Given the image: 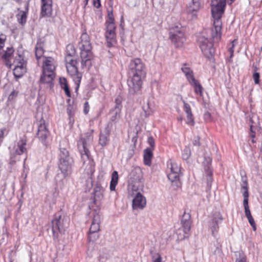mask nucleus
Segmentation results:
<instances>
[{"instance_id":"58","label":"nucleus","mask_w":262,"mask_h":262,"mask_svg":"<svg viewBox=\"0 0 262 262\" xmlns=\"http://www.w3.org/2000/svg\"><path fill=\"white\" fill-rule=\"evenodd\" d=\"M94 6L96 8H99L100 6V0H93Z\"/></svg>"},{"instance_id":"56","label":"nucleus","mask_w":262,"mask_h":262,"mask_svg":"<svg viewBox=\"0 0 262 262\" xmlns=\"http://www.w3.org/2000/svg\"><path fill=\"white\" fill-rule=\"evenodd\" d=\"M244 209H245V215L246 217L250 216L252 215L250 210V209H249V207L245 208Z\"/></svg>"},{"instance_id":"27","label":"nucleus","mask_w":262,"mask_h":262,"mask_svg":"<svg viewBox=\"0 0 262 262\" xmlns=\"http://www.w3.org/2000/svg\"><path fill=\"white\" fill-rule=\"evenodd\" d=\"M43 42L40 39L38 40L35 46V56L37 59L40 58L44 54Z\"/></svg>"},{"instance_id":"54","label":"nucleus","mask_w":262,"mask_h":262,"mask_svg":"<svg viewBox=\"0 0 262 262\" xmlns=\"http://www.w3.org/2000/svg\"><path fill=\"white\" fill-rule=\"evenodd\" d=\"M89 104L88 102L86 101L84 104V113L85 114H87L89 111Z\"/></svg>"},{"instance_id":"4","label":"nucleus","mask_w":262,"mask_h":262,"mask_svg":"<svg viewBox=\"0 0 262 262\" xmlns=\"http://www.w3.org/2000/svg\"><path fill=\"white\" fill-rule=\"evenodd\" d=\"M75 54V50L73 46L72 45H68L67 47V55L65 58L67 72L78 87L82 78V74L78 72L76 67L77 61L73 57Z\"/></svg>"},{"instance_id":"11","label":"nucleus","mask_w":262,"mask_h":262,"mask_svg":"<svg viewBox=\"0 0 262 262\" xmlns=\"http://www.w3.org/2000/svg\"><path fill=\"white\" fill-rule=\"evenodd\" d=\"M15 68L13 69V74L15 78H19L23 76L26 72V61L24 57L20 54L15 57L14 61Z\"/></svg>"},{"instance_id":"41","label":"nucleus","mask_w":262,"mask_h":262,"mask_svg":"<svg viewBox=\"0 0 262 262\" xmlns=\"http://www.w3.org/2000/svg\"><path fill=\"white\" fill-rule=\"evenodd\" d=\"M74 112H75V110L73 108V107H72L71 105H69L68 106L67 113L68 114L69 117V120H70L69 122H70V123H71L72 124H73L74 122Z\"/></svg>"},{"instance_id":"42","label":"nucleus","mask_w":262,"mask_h":262,"mask_svg":"<svg viewBox=\"0 0 262 262\" xmlns=\"http://www.w3.org/2000/svg\"><path fill=\"white\" fill-rule=\"evenodd\" d=\"M98 232H92V231H89L88 237L89 242H94L97 241L99 237Z\"/></svg>"},{"instance_id":"21","label":"nucleus","mask_w":262,"mask_h":262,"mask_svg":"<svg viewBox=\"0 0 262 262\" xmlns=\"http://www.w3.org/2000/svg\"><path fill=\"white\" fill-rule=\"evenodd\" d=\"M55 60L51 57H47L43 61L42 71L50 73L55 74Z\"/></svg>"},{"instance_id":"36","label":"nucleus","mask_w":262,"mask_h":262,"mask_svg":"<svg viewBox=\"0 0 262 262\" xmlns=\"http://www.w3.org/2000/svg\"><path fill=\"white\" fill-rule=\"evenodd\" d=\"M14 52L13 47H8L2 55V58L7 62H9Z\"/></svg>"},{"instance_id":"47","label":"nucleus","mask_w":262,"mask_h":262,"mask_svg":"<svg viewBox=\"0 0 262 262\" xmlns=\"http://www.w3.org/2000/svg\"><path fill=\"white\" fill-rule=\"evenodd\" d=\"M6 40V36L5 35L1 34L0 35V50H2L5 46V43Z\"/></svg>"},{"instance_id":"31","label":"nucleus","mask_w":262,"mask_h":262,"mask_svg":"<svg viewBox=\"0 0 262 262\" xmlns=\"http://www.w3.org/2000/svg\"><path fill=\"white\" fill-rule=\"evenodd\" d=\"M118 174L117 171H114L112 174L111 181L110 183V190L111 191H115L116 185L118 183Z\"/></svg>"},{"instance_id":"2","label":"nucleus","mask_w":262,"mask_h":262,"mask_svg":"<svg viewBox=\"0 0 262 262\" xmlns=\"http://www.w3.org/2000/svg\"><path fill=\"white\" fill-rule=\"evenodd\" d=\"M226 0H212L211 13L213 18V27L211 36L214 42H218L221 38L222 22L221 17L224 12Z\"/></svg>"},{"instance_id":"57","label":"nucleus","mask_w":262,"mask_h":262,"mask_svg":"<svg viewBox=\"0 0 262 262\" xmlns=\"http://www.w3.org/2000/svg\"><path fill=\"white\" fill-rule=\"evenodd\" d=\"M176 41H172L174 44V45L177 47H181L183 45H179L178 41H179V38H178V35H177L176 36Z\"/></svg>"},{"instance_id":"62","label":"nucleus","mask_w":262,"mask_h":262,"mask_svg":"<svg viewBox=\"0 0 262 262\" xmlns=\"http://www.w3.org/2000/svg\"><path fill=\"white\" fill-rule=\"evenodd\" d=\"M112 15H113V14H110V13L108 14V16H109V21H110V17H111V18H113V17H112Z\"/></svg>"},{"instance_id":"49","label":"nucleus","mask_w":262,"mask_h":262,"mask_svg":"<svg viewBox=\"0 0 262 262\" xmlns=\"http://www.w3.org/2000/svg\"><path fill=\"white\" fill-rule=\"evenodd\" d=\"M147 142L150 146V148L153 150L155 147V140L154 138L152 137H148Z\"/></svg>"},{"instance_id":"46","label":"nucleus","mask_w":262,"mask_h":262,"mask_svg":"<svg viewBox=\"0 0 262 262\" xmlns=\"http://www.w3.org/2000/svg\"><path fill=\"white\" fill-rule=\"evenodd\" d=\"M152 262H164L162 260V257L159 253H156L152 256Z\"/></svg>"},{"instance_id":"9","label":"nucleus","mask_w":262,"mask_h":262,"mask_svg":"<svg viewBox=\"0 0 262 262\" xmlns=\"http://www.w3.org/2000/svg\"><path fill=\"white\" fill-rule=\"evenodd\" d=\"M130 184L134 190L142 189L144 186L143 172L140 167H134L129 174Z\"/></svg>"},{"instance_id":"43","label":"nucleus","mask_w":262,"mask_h":262,"mask_svg":"<svg viewBox=\"0 0 262 262\" xmlns=\"http://www.w3.org/2000/svg\"><path fill=\"white\" fill-rule=\"evenodd\" d=\"M122 98L121 96H118L115 99V106L114 108V110H119V111L121 112V108H122Z\"/></svg>"},{"instance_id":"35","label":"nucleus","mask_w":262,"mask_h":262,"mask_svg":"<svg viewBox=\"0 0 262 262\" xmlns=\"http://www.w3.org/2000/svg\"><path fill=\"white\" fill-rule=\"evenodd\" d=\"M60 86L64 90L65 93L68 97L71 96L70 89L69 88L67 79L64 77H60L59 80Z\"/></svg>"},{"instance_id":"32","label":"nucleus","mask_w":262,"mask_h":262,"mask_svg":"<svg viewBox=\"0 0 262 262\" xmlns=\"http://www.w3.org/2000/svg\"><path fill=\"white\" fill-rule=\"evenodd\" d=\"M106 46L111 48L115 46L116 43V34H105Z\"/></svg>"},{"instance_id":"20","label":"nucleus","mask_w":262,"mask_h":262,"mask_svg":"<svg viewBox=\"0 0 262 262\" xmlns=\"http://www.w3.org/2000/svg\"><path fill=\"white\" fill-rule=\"evenodd\" d=\"M101 223V214L99 210H95L91 225L89 231L92 232H99L100 231V224Z\"/></svg>"},{"instance_id":"38","label":"nucleus","mask_w":262,"mask_h":262,"mask_svg":"<svg viewBox=\"0 0 262 262\" xmlns=\"http://www.w3.org/2000/svg\"><path fill=\"white\" fill-rule=\"evenodd\" d=\"M189 83L194 88L196 94H199L200 96L202 95L203 88L195 79L190 82Z\"/></svg>"},{"instance_id":"7","label":"nucleus","mask_w":262,"mask_h":262,"mask_svg":"<svg viewBox=\"0 0 262 262\" xmlns=\"http://www.w3.org/2000/svg\"><path fill=\"white\" fill-rule=\"evenodd\" d=\"M79 46L81 50L80 55L82 59V64L84 65L86 63V62L90 60L92 57V53L91 52L92 46L90 42V38L86 32H83L81 35Z\"/></svg>"},{"instance_id":"64","label":"nucleus","mask_w":262,"mask_h":262,"mask_svg":"<svg viewBox=\"0 0 262 262\" xmlns=\"http://www.w3.org/2000/svg\"><path fill=\"white\" fill-rule=\"evenodd\" d=\"M208 163H210V162H211V160H210V159L209 158H208Z\"/></svg>"},{"instance_id":"12","label":"nucleus","mask_w":262,"mask_h":262,"mask_svg":"<svg viewBox=\"0 0 262 262\" xmlns=\"http://www.w3.org/2000/svg\"><path fill=\"white\" fill-rule=\"evenodd\" d=\"M50 133L48 130L44 120H40L38 123L37 137L42 144L47 146L48 144L47 138L49 136Z\"/></svg>"},{"instance_id":"33","label":"nucleus","mask_w":262,"mask_h":262,"mask_svg":"<svg viewBox=\"0 0 262 262\" xmlns=\"http://www.w3.org/2000/svg\"><path fill=\"white\" fill-rule=\"evenodd\" d=\"M212 174V170L208 167L207 168V169H206V171H205V179L206 180V183H207V186L208 190H210L211 187L212 183V181H213Z\"/></svg>"},{"instance_id":"61","label":"nucleus","mask_w":262,"mask_h":262,"mask_svg":"<svg viewBox=\"0 0 262 262\" xmlns=\"http://www.w3.org/2000/svg\"><path fill=\"white\" fill-rule=\"evenodd\" d=\"M251 141L252 143H255L256 142V141L255 140V139H253V138H251Z\"/></svg>"},{"instance_id":"48","label":"nucleus","mask_w":262,"mask_h":262,"mask_svg":"<svg viewBox=\"0 0 262 262\" xmlns=\"http://www.w3.org/2000/svg\"><path fill=\"white\" fill-rule=\"evenodd\" d=\"M247 218L248 220L249 224L252 227L253 230L255 231L256 230V224L255 223L254 219L253 218L252 216L251 215L250 216H248L247 217Z\"/></svg>"},{"instance_id":"29","label":"nucleus","mask_w":262,"mask_h":262,"mask_svg":"<svg viewBox=\"0 0 262 262\" xmlns=\"http://www.w3.org/2000/svg\"><path fill=\"white\" fill-rule=\"evenodd\" d=\"M116 34V26L114 18L110 17V21L106 22V32L105 34Z\"/></svg>"},{"instance_id":"30","label":"nucleus","mask_w":262,"mask_h":262,"mask_svg":"<svg viewBox=\"0 0 262 262\" xmlns=\"http://www.w3.org/2000/svg\"><path fill=\"white\" fill-rule=\"evenodd\" d=\"M250 122L251 123V129H257L259 128L260 122L259 117L256 114H252L250 118Z\"/></svg>"},{"instance_id":"16","label":"nucleus","mask_w":262,"mask_h":262,"mask_svg":"<svg viewBox=\"0 0 262 262\" xmlns=\"http://www.w3.org/2000/svg\"><path fill=\"white\" fill-rule=\"evenodd\" d=\"M181 224L184 233L183 237H185L189 235L191 229V215L189 212H184L181 219Z\"/></svg>"},{"instance_id":"51","label":"nucleus","mask_w":262,"mask_h":262,"mask_svg":"<svg viewBox=\"0 0 262 262\" xmlns=\"http://www.w3.org/2000/svg\"><path fill=\"white\" fill-rule=\"evenodd\" d=\"M253 78L255 84L259 83V74L258 73H254L253 75Z\"/></svg>"},{"instance_id":"22","label":"nucleus","mask_w":262,"mask_h":262,"mask_svg":"<svg viewBox=\"0 0 262 262\" xmlns=\"http://www.w3.org/2000/svg\"><path fill=\"white\" fill-rule=\"evenodd\" d=\"M183 103V110L186 114L187 122L186 123L190 126L194 125V120L193 115L192 113L191 108L190 105L185 101L182 100Z\"/></svg>"},{"instance_id":"14","label":"nucleus","mask_w":262,"mask_h":262,"mask_svg":"<svg viewBox=\"0 0 262 262\" xmlns=\"http://www.w3.org/2000/svg\"><path fill=\"white\" fill-rule=\"evenodd\" d=\"M223 220V217L220 212H215L213 214L212 219L209 222V229L213 236H216V234L219 229V224H220Z\"/></svg>"},{"instance_id":"50","label":"nucleus","mask_w":262,"mask_h":262,"mask_svg":"<svg viewBox=\"0 0 262 262\" xmlns=\"http://www.w3.org/2000/svg\"><path fill=\"white\" fill-rule=\"evenodd\" d=\"M235 41V40H233L232 42V45H231V47H230L229 49V52H230V58H229V61H231V59L232 58V57H233V53H234V42Z\"/></svg>"},{"instance_id":"37","label":"nucleus","mask_w":262,"mask_h":262,"mask_svg":"<svg viewBox=\"0 0 262 262\" xmlns=\"http://www.w3.org/2000/svg\"><path fill=\"white\" fill-rule=\"evenodd\" d=\"M112 116L110 119V121L109 122H112L114 123V126L116 123L119 121L120 118L121 112L119 110H113L111 112Z\"/></svg>"},{"instance_id":"63","label":"nucleus","mask_w":262,"mask_h":262,"mask_svg":"<svg viewBox=\"0 0 262 262\" xmlns=\"http://www.w3.org/2000/svg\"><path fill=\"white\" fill-rule=\"evenodd\" d=\"M182 120H183L182 117H180L179 118H178V120H179V121H182Z\"/></svg>"},{"instance_id":"23","label":"nucleus","mask_w":262,"mask_h":262,"mask_svg":"<svg viewBox=\"0 0 262 262\" xmlns=\"http://www.w3.org/2000/svg\"><path fill=\"white\" fill-rule=\"evenodd\" d=\"M52 1L41 2L40 15L42 17H50L52 14Z\"/></svg>"},{"instance_id":"55","label":"nucleus","mask_w":262,"mask_h":262,"mask_svg":"<svg viewBox=\"0 0 262 262\" xmlns=\"http://www.w3.org/2000/svg\"><path fill=\"white\" fill-rule=\"evenodd\" d=\"M256 129H251L250 130V132L249 134V136L251 138L255 139V130Z\"/></svg>"},{"instance_id":"1","label":"nucleus","mask_w":262,"mask_h":262,"mask_svg":"<svg viewBox=\"0 0 262 262\" xmlns=\"http://www.w3.org/2000/svg\"><path fill=\"white\" fill-rule=\"evenodd\" d=\"M128 68L132 77L128 81L129 92L134 94L139 91L142 86V79L146 74L145 66L140 58H135L130 60Z\"/></svg>"},{"instance_id":"34","label":"nucleus","mask_w":262,"mask_h":262,"mask_svg":"<svg viewBox=\"0 0 262 262\" xmlns=\"http://www.w3.org/2000/svg\"><path fill=\"white\" fill-rule=\"evenodd\" d=\"M26 145V142L25 140H20L17 143V148L16 149V153L17 155H20L27 150L25 146Z\"/></svg>"},{"instance_id":"18","label":"nucleus","mask_w":262,"mask_h":262,"mask_svg":"<svg viewBox=\"0 0 262 262\" xmlns=\"http://www.w3.org/2000/svg\"><path fill=\"white\" fill-rule=\"evenodd\" d=\"M201 3L199 0H192L187 6V12L192 19L196 18L197 13L201 8Z\"/></svg>"},{"instance_id":"5","label":"nucleus","mask_w":262,"mask_h":262,"mask_svg":"<svg viewBox=\"0 0 262 262\" xmlns=\"http://www.w3.org/2000/svg\"><path fill=\"white\" fill-rule=\"evenodd\" d=\"M58 167L64 178L71 174L73 159L70 156L69 151L66 148H60Z\"/></svg>"},{"instance_id":"25","label":"nucleus","mask_w":262,"mask_h":262,"mask_svg":"<svg viewBox=\"0 0 262 262\" xmlns=\"http://www.w3.org/2000/svg\"><path fill=\"white\" fill-rule=\"evenodd\" d=\"M242 191L243 192V195L244 196V201H243L244 207V208L249 207V205H248L249 192H248V183H247V181H244L243 182V184L242 185Z\"/></svg>"},{"instance_id":"52","label":"nucleus","mask_w":262,"mask_h":262,"mask_svg":"<svg viewBox=\"0 0 262 262\" xmlns=\"http://www.w3.org/2000/svg\"><path fill=\"white\" fill-rule=\"evenodd\" d=\"M17 95H18V92L16 91L15 90H13L11 93L10 95L9 96V97H8L9 100H12L15 99L16 97V96H17Z\"/></svg>"},{"instance_id":"13","label":"nucleus","mask_w":262,"mask_h":262,"mask_svg":"<svg viewBox=\"0 0 262 262\" xmlns=\"http://www.w3.org/2000/svg\"><path fill=\"white\" fill-rule=\"evenodd\" d=\"M178 35L179 44L183 45L185 40L183 29L181 26L176 25L170 28L169 38L171 41H176V36Z\"/></svg>"},{"instance_id":"6","label":"nucleus","mask_w":262,"mask_h":262,"mask_svg":"<svg viewBox=\"0 0 262 262\" xmlns=\"http://www.w3.org/2000/svg\"><path fill=\"white\" fill-rule=\"evenodd\" d=\"M69 222V219L60 211L55 214L52 221V232L54 237H57L58 233H63L66 226Z\"/></svg>"},{"instance_id":"59","label":"nucleus","mask_w":262,"mask_h":262,"mask_svg":"<svg viewBox=\"0 0 262 262\" xmlns=\"http://www.w3.org/2000/svg\"><path fill=\"white\" fill-rule=\"evenodd\" d=\"M193 144L194 145L200 146V138L198 137L195 138V139L193 141Z\"/></svg>"},{"instance_id":"60","label":"nucleus","mask_w":262,"mask_h":262,"mask_svg":"<svg viewBox=\"0 0 262 262\" xmlns=\"http://www.w3.org/2000/svg\"><path fill=\"white\" fill-rule=\"evenodd\" d=\"M3 136V132L2 130H0V141H2Z\"/></svg>"},{"instance_id":"3","label":"nucleus","mask_w":262,"mask_h":262,"mask_svg":"<svg viewBox=\"0 0 262 262\" xmlns=\"http://www.w3.org/2000/svg\"><path fill=\"white\" fill-rule=\"evenodd\" d=\"M93 130L87 132L81 135V139L78 142V147L80 152L81 158L83 159L84 164H86L87 159V165L85 168V172L90 176L89 179L91 182V186L92 185L91 176L95 171V164L93 161L89 159L90 151L89 147L93 140Z\"/></svg>"},{"instance_id":"39","label":"nucleus","mask_w":262,"mask_h":262,"mask_svg":"<svg viewBox=\"0 0 262 262\" xmlns=\"http://www.w3.org/2000/svg\"><path fill=\"white\" fill-rule=\"evenodd\" d=\"M235 262H247L246 255L243 251H237L235 253Z\"/></svg>"},{"instance_id":"53","label":"nucleus","mask_w":262,"mask_h":262,"mask_svg":"<svg viewBox=\"0 0 262 262\" xmlns=\"http://www.w3.org/2000/svg\"><path fill=\"white\" fill-rule=\"evenodd\" d=\"M211 115L209 112H206L204 113V118L206 121H208V122L210 121H211Z\"/></svg>"},{"instance_id":"10","label":"nucleus","mask_w":262,"mask_h":262,"mask_svg":"<svg viewBox=\"0 0 262 262\" xmlns=\"http://www.w3.org/2000/svg\"><path fill=\"white\" fill-rule=\"evenodd\" d=\"M198 41L204 56L208 58H212L215 52L212 43L204 36H200L198 38Z\"/></svg>"},{"instance_id":"45","label":"nucleus","mask_w":262,"mask_h":262,"mask_svg":"<svg viewBox=\"0 0 262 262\" xmlns=\"http://www.w3.org/2000/svg\"><path fill=\"white\" fill-rule=\"evenodd\" d=\"M191 155L190 149L189 147H185L183 150L182 154L183 159L184 160H187Z\"/></svg>"},{"instance_id":"24","label":"nucleus","mask_w":262,"mask_h":262,"mask_svg":"<svg viewBox=\"0 0 262 262\" xmlns=\"http://www.w3.org/2000/svg\"><path fill=\"white\" fill-rule=\"evenodd\" d=\"M103 188L99 185H97L94 189L93 193V202L96 204L97 202L100 201L103 198Z\"/></svg>"},{"instance_id":"17","label":"nucleus","mask_w":262,"mask_h":262,"mask_svg":"<svg viewBox=\"0 0 262 262\" xmlns=\"http://www.w3.org/2000/svg\"><path fill=\"white\" fill-rule=\"evenodd\" d=\"M54 78L55 74L42 71V73L40 78V85H45L47 88L51 89L53 86V80Z\"/></svg>"},{"instance_id":"8","label":"nucleus","mask_w":262,"mask_h":262,"mask_svg":"<svg viewBox=\"0 0 262 262\" xmlns=\"http://www.w3.org/2000/svg\"><path fill=\"white\" fill-rule=\"evenodd\" d=\"M167 167L170 170L167 175L168 179L173 186L177 188L180 187L181 185L179 179L181 173L180 165L174 161L169 160L167 162Z\"/></svg>"},{"instance_id":"15","label":"nucleus","mask_w":262,"mask_h":262,"mask_svg":"<svg viewBox=\"0 0 262 262\" xmlns=\"http://www.w3.org/2000/svg\"><path fill=\"white\" fill-rule=\"evenodd\" d=\"M113 127L114 123L108 122L105 128L101 132L99 143L102 147L105 146L108 144L110 133Z\"/></svg>"},{"instance_id":"28","label":"nucleus","mask_w":262,"mask_h":262,"mask_svg":"<svg viewBox=\"0 0 262 262\" xmlns=\"http://www.w3.org/2000/svg\"><path fill=\"white\" fill-rule=\"evenodd\" d=\"M181 70L185 74L189 82L195 79L192 70L190 69L189 67H187L186 64L183 66L181 68Z\"/></svg>"},{"instance_id":"19","label":"nucleus","mask_w":262,"mask_h":262,"mask_svg":"<svg viewBox=\"0 0 262 262\" xmlns=\"http://www.w3.org/2000/svg\"><path fill=\"white\" fill-rule=\"evenodd\" d=\"M146 205L145 198L140 192H138L132 202V207L134 209H143Z\"/></svg>"},{"instance_id":"40","label":"nucleus","mask_w":262,"mask_h":262,"mask_svg":"<svg viewBox=\"0 0 262 262\" xmlns=\"http://www.w3.org/2000/svg\"><path fill=\"white\" fill-rule=\"evenodd\" d=\"M17 17L19 24L24 25L26 23L27 20V14L25 12L21 11L17 15Z\"/></svg>"},{"instance_id":"44","label":"nucleus","mask_w":262,"mask_h":262,"mask_svg":"<svg viewBox=\"0 0 262 262\" xmlns=\"http://www.w3.org/2000/svg\"><path fill=\"white\" fill-rule=\"evenodd\" d=\"M143 110L146 117L150 115L152 112L151 109L149 107V104L148 102H147L146 104L143 106Z\"/></svg>"},{"instance_id":"26","label":"nucleus","mask_w":262,"mask_h":262,"mask_svg":"<svg viewBox=\"0 0 262 262\" xmlns=\"http://www.w3.org/2000/svg\"><path fill=\"white\" fill-rule=\"evenodd\" d=\"M153 156L152 150L151 148H146L144 151V163L150 166L151 164V159Z\"/></svg>"}]
</instances>
